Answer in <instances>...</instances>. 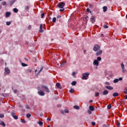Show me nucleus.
Here are the masks:
<instances>
[{"mask_svg": "<svg viewBox=\"0 0 127 127\" xmlns=\"http://www.w3.org/2000/svg\"><path fill=\"white\" fill-rule=\"evenodd\" d=\"M90 75V72H85L82 74V80H88V77Z\"/></svg>", "mask_w": 127, "mask_h": 127, "instance_id": "1", "label": "nucleus"}, {"mask_svg": "<svg viewBox=\"0 0 127 127\" xmlns=\"http://www.w3.org/2000/svg\"><path fill=\"white\" fill-rule=\"evenodd\" d=\"M57 6L59 8H64V6H65V2H61L57 5Z\"/></svg>", "mask_w": 127, "mask_h": 127, "instance_id": "2", "label": "nucleus"}, {"mask_svg": "<svg viewBox=\"0 0 127 127\" xmlns=\"http://www.w3.org/2000/svg\"><path fill=\"white\" fill-rule=\"evenodd\" d=\"M101 49V47L99 46V45H95L94 48H93V50L94 51H98V50H100Z\"/></svg>", "mask_w": 127, "mask_h": 127, "instance_id": "3", "label": "nucleus"}, {"mask_svg": "<svg viewBox=\"0 0 127 127\" xmlns=\"http://www.w3.org/2000/svg\"><path fill=\"white\" fill-rule=\"evenodd\" d=\"M5 75H9L10 74V70L8 68V67L5 68Z\"/></svg>", "mask_w": 127, "mask_h": 127, "instance_id": "4", "label": "nucleus"}, {"mask_svg": "<svg viewBox=\"0 0 127 127\" xmlns=\"http://www.w3.org/2000/svg\"><path fill=\"white\" fill-rule=\"evenodd\" d=\"M121 68L122 69L123 73H126V72H127V70L125 69V64H124V63L121 64Z\"/></svg>", "mask_w": 127, "mask_h": 127, "instance_id": "5", "label": "nucleus"}, {"mask_svg": "<svg viewBox=\"0 0 127 127\" xmlns=\"http://www.w3.org/2000/svg\"><path fill=\"white\" fill-rule=\"evenodd\" d=\"M42 87L44 88V89H46L45 90V92H48V93H49V92H50V91L49 89H48V87L47 86H46V85H43V86H42Z\"/></svg>", "mask_w": 127, "mask_h": 127, "instance_id": "6", "label": "nucleus"}, {"mask_svg": "<svg viewBox=\"0 0 127 127\" xmlns=\"http://www.w3.org/2000/svg\"><path fill=\"white\" fill-rule=\"evenodd\" d=\"M122 80H123V78L119 77V79H114L113 82H114V83H118V82H119V81H122Z\"/></svg>", "mask_w": 127, "mask_h": 127, "instance_id": "7", "label": "nucleus"}, {"mask_svg": "<svg viewBox=\"0 0 127 127\" xmlns=\"http://www.w3.org/2000/svg\"><path fill=\"white\" fill-rule=\"evenodd\" d=\"M93 64L95 66H99V62L97 60H95L93 62Z\"/></svg>", "mask_w": 127, "mask_h": 127, "instance_id": "8", "label": "nucleus"}, {"mask_svg": "<svg viewBox=\"0 0 127 127\" xmlns=\"http://www.w3.org/2000/svg\"><path fill=\"white\" fill-rule=\"evenodd\" d=\"M102 53H103V51L102 50H99L96 53V56H99V55H102Z\"/></svg>", "mask_w": 127, "mask_h": 127, "instance_id": "9", "label": "nucleus"}, {"mask_svg": "<svg viewBox=\"0 0 127 127\" xmlns=\"http://www.w3.org/2000/svg\"><path fill=\"white\" fill-rule=\"evenodd\" d=\"M108 94H109V91L107 90H104L102 93L103 96H106V95H108Z\"/></svg>", "mask_w": 127, "mask_h": 127, "instance_id": "10", "label": "nucleus"}, {"mask_svg": "<svg viewBox=\"0 0 127 127\" xmlns=\"http://www.w3.org/2000/svg\"><path fill=\"white\" fill-rule=\"evenodd\" d=\"M38 94L39 95H40V96H44L45 95L44 92H43V91H38Z\"/></svg>", "mask_w": 127, "mask_h": 127, "instance_id": "11", "label": "nucleus"}, {"mask_svg": "<svg viewBox=\"0 0 127 127\" xmlns=\"http://www.w3.org/2000/svg\"><path fill=\"white\" fill-rule=\"evenodd\" d=\"M10 14H11V13L10 12H7L5 13V17H9L10 16Z\"/></svg>", "mask_w": 127, "mask_h": 127, "instance_id": "12", "label": "nucleus"}, {"mask_svg": "<svg viewBox=\"0 0 127 127\" xmlns=\"http://www.w3.org/2000/svg\"><path fill=\"white\" fill-rule=\"evenodd\" d=\"M56 86L58 89H62V87H61V84L60 83H57L56 84Z\"/></svg>", "mask_w": 127, "mask_h": 127, "instance_id": "13", "label": "nucleus"}, {"mask_svg": "<svg viewBox=\"0 0 127 127\" xmlns=\"http://www.w3.org/2000/svg\"><path fill=\"white\" fill-rule=\"evenodd\" d=\"M105 88L106 89H107L108 90H113L114 89V88H113V87L112 86H106L105 87Z\"/></svg>", "mask_w": 127, "mask_h": 127, "instance_id": "14", "label": "nucleus"}, {"mask_svg": "<svg viewBox=\"0 0 127 127\" xmlns=\"http://www.w3.org/2000/svg\"><path fill=\"white\" fill-rule=\"evenodd\" d=\"M89 110L92 112H94V111H95V109L94 108V107H93L92 106H89Z\"/></svg>", "mask_w": 127, "mask_h": 127, "instance_id": "15", "label": "nucleus"}, {"mask_svg": "<svg viewBox=\"0 0 127 127\" xmlns=\"http://www.w3.org/2000/svg\"><path fill=\"white\" fill-rule=\"evenodd\" d=\"M37 124H38L40 127H42L43 126V122L41 121H38Z\"/></svg>", "mask_w": 127, "mask_h": 127, "instance_id": "16", "label": "nucleus"}, {"mask_svg": "<svg viewBox=\"0 0 127 127\" xmlns=\"http://www.w3.org/2000/svg\"><path fill=\"white\" fill-rule=\"evenodd\" d=\"M0 126H2V127H5V124L3 122V121H0Z\"/></svg>", "mask_w": 127, "mask_h": 127, "instance_id": "17", "label": "nucleus"}, {"mask_svg": "<svg viewBox=\"0 0 127 127\" xmlns=\"http://www.w3.org/2000/svg\"><path fill=\"white\" fill-rule=\"evenodd\" d=\"M103 9L104 12H106V11H107V9H108V7H107L106 6H104L103 7Z\"/></svg>", "mask_w": 127, "mask_h": 127, "instance_id": "18", "label": "nucleus"}, {"mask_svg": "<svg viewBox=\"0 0 127 127\" xmlns=\"http://www.w3.org/2000/svg\"><path fill=\"white\" fill-rule=\"evenodd\" d=\"M113 97H118L119 96V93L118 92H115L113 94Z\"/></svg>", "mask_w": 127, "mask_h": 127, "instance_id": "19", "label": "nucleus"}, {"mask_svg": "<svg viewBox=\"0 0 127 127\" xmlns=\"http://www.w3.org/2000/svg\"><path fill=\"white\" fill-rule=\"evenodd\" d=\"M91 21L92 23H94L96 21V18L92 17L91 18Z\"/></svg>", "mask_w": 127, "mask_h": 127, "instance_id": "20", "label": "nucleus"}, {"mask_svg": "<svg viewBox=\"0 0 127 127\" xmlns=\"http://www.w3.org/2000/svg\"><path fill=\"white\" fill-rule=\"evenodd\" d=\"M74 109H75V110H79L80 109V107L78 106H74L73 107Z\"/></svg>", "mask_w": 127, "mask_h": 127, "instance_id": "21", "label": "nucleus"}, {"mask_svg": "<svg viewBox=\"0 0 127 127\" xmlns=\"http://www.w3.org/2000/svg\"><path fill=\"white\" fill-rule=\"evenodd\" d=\"M77 84V82H76V81H72V82H71V85H72V86H76V84Z\"/></svg>", "mask_w": 127, "mask_h": 127, "instance_id": "22", "label": "nucleus"}, {"mask_svg": "<svg viewBox=\"0 0 127 127\" xmlns=\"http://www.w3.org/2000/svg\"><path fill=\"white\" fill-rule=\"evenodd\" d=\"M98 62L99 61H102V58H101L100 57H97V59L96 60Z\"/></svg>", "mask_w": 127, "mask_h": 127, "instance_id": "23", "label": "nucleus"}, {"mask_svg": "<svg viewBox=\"0 0 127 127\" xmlns=\"http://www.w3.org/2000/svg\"><path fill=\"white\" fill-rule=\"evenodd\" d=\"M13 10L14 12H15V13L18 12V10L17 8H13Z\"/></svg>", "mask_w": 127, "mask_h": 127, "instance_id": "24", "label": "nucleus"}, {"mask_svg": "<svg viewBox=\"0 0 127 127\" xmlns=\"http://www.w3.org/2000/svg\"><path fill=\"white\" fill-rule=\"evenodd\" d=\"M99 95H100V93L99 92H96L95 94V97H99Z\"/></svg>", "mask_w": 127, "mask_h": 127, "instance_id": "25", "label": "nucleus"}, {"mask_svg": "<svg viewBox=\"0 0 127 127\" xmlns=\"http://www.w3.org/2000/svg\"><path fill=\"white\" fill-rule=\"evenodd\" d=\"M26 117L28 119H29V118H30V117H31V114H27L26 115Z\"/></svg>", "mask_w": 127, "mask_h": 127, "instance_id": "26", "label": "nucleus"}, {"mask_svg": "<svg viewBox=\"0 0 127 127\" xmlns=\"http://www.w3.org/2000/svg\"><path fill=\"white\" fill-rule=\"evenodd\" d=\"M31 72H32V69H31L27 70V73H31Z\"/></svg>", "mask_w": 127, "mask_h": 127, "instance_id": "27", "label": "nucleus"}, {"mask_svg": "<svg viewBox=\"0 0 127 127\" xmlns=\"http://www.w3.org/2000/svg\"><path fill=\"white\" fill-rule=\"evenodd\" d=\"M13 117V119H14V120H18V117L16 115H15Z\"/></svg>", "mask_w": 127, "mask_h": 127, "instance_id": "28", "label": "nucleus"}, {"mask_svg": "<svg viewBox=\"0 0 127 127\" xmlns=\"http://www.w3.org/2000/svg\"><path fill=\"white\" fill-rule=\"evenodd\" d=\"M21 65H22V66H23V67H25V66H27V64H26L23 63H22L21 64Z\"/></svg>", "mask_w": 127, "mask_h": 127, "instance_id": "29", "label": "nucleus"}, {"mask_svg": "<svg viewBox=\"0 0 127 127\" xmlns=\"http://www.w3.org/2000/svg\"><path fill=\"white\" fill-rule=\"evenodd\" d=\"M64 10H65V9L64 8H62V9H60L59 10V11H61V12H62L63 11H64Z\"/></svg>", "mask_w": 127, "mask_h": 127, "instance_id": "30", "label": "nucleus"}, {"mask_svg": "<svg viewBox=\"0 0 127 127\" xmlns=\"http://www.w3.org/2000/svg\"><path fill=\"white\" fill-rule=\"evenodd\" d=\"M11 114L12 117H14V116H15V113L13 112H12Z\"/></svg>", "mask_w": 127, "mask_h": 127, "instance_id": "31", "label": "nucleus"}, {"mask_svg": "<svg viewBox=\"0 0 127 127\" xmlns=\"http://www.w3.org/2000/svg\"><path fill=\"white\" fill-rule=\"evenodd\" d=\"M111 108H112V106H111V105H108V106H107V109H108V110H110V109H111Z\"/></svg>", "mask_w": 127, "mask_h": 127, "instance_id": "32", "label": "nucleus"}, {"mask_svg": "<svg viewBox=\"0 0 127 127\" xmlns=\"http://www.w3.org/2000/svg\"><path fill=\"white\" fill-rule=\"evenodd\" d=\"M103 27L104 28H109V26L107 25H104Z\"/></svg>", "mask_w": 127, "mask_h": 127, "instance_id": "33", "label": "nucleus"}, {"mask_svg": "<svg viewBox=\"0 0 127 127\" xmlns=\"http://www.w3.org/2000/svg\"><path fill=\"white\" fill-rule=\"evenodd\" d=\"M87 113H88V114H89V115H91V114H92V111H91V110H88L87 111Z\"/></svg>", "mask_w": 127, "mask_h": 127, "instance_id": "34", "label": "nucleus"}, {"mask_svg": "<svg viewBox=\"0 0 127 127\" xmlns=\"http://www.w3.org/2000/svg\"><path fill=\"white\" fill-rule=\"evenodd\" d=\"M125 94H127V87H126L124 90Z\"/></svg>", "mask_w": 127, "mask_h": 127, "instance_id": "35", "label": "nucleus"}, {"mask_svg": "<svg viewBox=\"0 0 127 127\" xmlns=\"http://www.w3.org/2000/svg\"><path fill=\"white\" fill-rule=\"evenodd\" d=\"M53 22H56V17H54L53 18Z\"/></svg>", "mask_w": 127, "mask_h": 127, "instance_id": "36", "label": "nucleus"}, {"mask_svg": "<svg viewBox=\"0 0 127 127\" xmlns=\"http://www.w3.org/2000/svg\"><path fill=\"white\" fill-rule=\"evenodd\" d=\"M11 23L10 22H6V25L8 26V25H10Z\"/></svg>", "mask_w": 127, "mask_h": 127, "instance_id": "37", "label": "nucleus"}, {"mask_svg": "<svg viewBox=\"0 0 127 127\" xmlns=\"http://www.w3.org/2000/svg\"><path fill=\"white\" fill-rule=\"evenodd\" d=\"M21 123H22L23 124H25L26 122L25 120H21Z\"/></svg>", "mask_w": 127, "mask_h": 127, "instance_id": "38", "label": "nucleus"}, {"mask_svg": "<svg viewBox=\"0 0 127 127\" xmlns=\"http://www.w3.org/2000/svg\"><path fill=\"white\" fill-rule=\"evenodd\" d=\"M0 118H4V115L3 114H0Z\"/></svg>", "mask_w": 127, "mask_h": 127, "instance_id": "39", "label": "nucleus"}, {"mask_svg": "<svg viewBox=\"0 0 127 127\" xmlns=\"http://www.w3.org/2000/svg\"><path fill=\"white\" fill-rule=\"evenodd\" d=\"M2 4L3 5H5L6 4V2L5 1L2 2Z\"/></svg>", "mask_w": 127, "mask_h": 127, "instance_id": "40", "label": "nucleus"}, {"mask_svg": "<svg viewBox=\"0 0 127 127\" xmlns=\"http://www.w3.org/2000/svg\"><path fill=\"white\" fill-rule=\"evenodd\" d=\"M64 113H66V114H68L69 113V111L67 109L64 110Z\"/></svg>", "mask_w": 127, "mask_h": 127, "instance_id": "41", "label": "nucleus"}, {"mask_svg": "<svg viewBox=\"0 0 127 127\" xmlns=\"http://www.w3.org/2000/svg\"><path fill=\"white\" fill-rule=\"evenodd\" d=\"M39 32H40L41 33H42V32H43V29H40V30H39Z\"/></svg>", "mask_w": 127, "mask_h": 127, "instance_id": "42", "label": "nucleus"}, {"mask_svg": "<svg viewBox=\"0 0 127 127\" xmlns=\"http://www.w3.org/2000/svg\"><path fill=\"white\" fill-rule=\"evenodd\" d=\"M41 18H43L44 17V13L41 14Z\"/></svg>", "mask_w": 127, "mask_h": 127, "instance_id": "43", "label": "nucleus"}, {"mask_svg": "<svg viewBox=\"0 0 127 127\" xmlns=\"http://www.w3.org/2000/svg\"><path fill=\"white\" fill-rule=\"evenodd\" d=\"M74 91V89H71L70 90H69V92H70V93H73V91Z\"/></svg>", "mask_w": 127, "mask_h": 127, "instance_id": "44", "label": "nucleus"}, {"mask_svg": "<svg viewBox=\"0 0 127 127\" xmlns=\"http://www.w3.org/2000/svg\"><path fill=\"white\" fill-rule=\"evenodd\" d=\"M106 85H108V86H110V84L109 82H105Z\"/></svg>", "mask_w": 127, "mask_h": 127, "instance_id": "45", "label": "nucleus"}, {"mask_svg": "<svg viewBox=\"0 0 127 127\" xmlns=\"http://www.w3.org/2000/svg\"><path fill=\"white\" fill-rule=\"evenodd\" d=\"M117 127H121V123H117Z\"/></svg>", "mask_w": 127, "mask_h": 127, "instance_id": "46", "label": "nucleus"}, {"mask_svg": "<svg viewBox=\"0 0 127 127\" xmlns=\"http://www.w3.org/2000/svg\"><path fill=\"white\" fill-rule=\"evenodd\" d=\"M42 70H43V67H42V68L40 69V70L39 71L38 74H39V73H40V72H41V71H42Z\"/></svg>", "mask_w": 127, "mask_h": 127, "instance_id": "47", "label": "nucleus"}, {"mask_svg": "<svg viewBox=\"0 0 127 127\" xmlns=\"http://www.w3.org/2000/svg\"><path fill=\"white\" fill-rule=\"evenodd\" d=\"M29 8V7L28 6H26L25 7V9L27 10V9H28Z\"/></svg>", "mask_w": 127, "mask_h": 127, "instance_id": "48", "label": "nucleus"}, {"mask_svg": "<svg viewBox=\"0 0 127 127\" xmlns=\"http://www.w3.org/2000/svg\"><path fill=\"white\" fill-rule=\"evenodd\" d=\"M91 124L92 126H96V123H95V122L91 123Z\"/></svg>", "mask_w": 127, "mask_h": 127, "instance_id": "49", "label": "nucleus"}, {"mask_svg": "<svg viewBox=\"0 0 127 127\" xmlns=\"http://www.w3.org/2000/svg\"><path fill=\"white\" fill-rule=\"evenodd\" d=\"M75 75H76V72H72V76H73V77H74V76H75Z\"/></svg>", "mask_w": 127, "mask_h": 127, "instance_id": "50", "label": "nucleus"}, {"mask_svg": "<svg viewBox=\"0 0 127 127\" xmlns=\"http://www.w3.org/2000/svg\"><path fill=\"white\" fill-rule=\"evenodd\" d=\"M61 114H63V115H64V113H65V112L63 110H62V111H61Z\"/></svg>", "mask_w": 127, "mask_h": 127, "instance_id": "51", "label": "nucleus"}, {"mask_svg": "<svg viewBox=\"0 0 127 127\" xmlns=\"http://www.w3.org/2000/svg\"><path fill=\"white\" fill-rule=\"evenodd\" d=\"M42 26H43L42 24H40V29H42Z\"/></svg>", "mask_w": 127, "mask_h": 127, "instance_id": "52", "label": "nucleus"}, {"mask_svg": "<svg viewBox=\"0 0 127 127\" xmlns=\"http://www.w3.org/2000/svg\"><path fill=\"white\" fill-rule=\"evenodd\" d=\"M14 93H15V94H16V93H17V90H16V89L14 90Z\"/></svg>", "mask_w": 127, "mask_h": 127, "instance_id": "53", "label": "nucleus"}, {"mask_svg": "<svg viewBox=\"0 0 127 127\" xmlns=\"http://www.w3.org/2000/svg\"><path fill=\"white\" fill-rule=\"evenodd\" d=\"M47 121H49V122H50V121H51V119L50 118H47Z\"/></svg>", "mask_w": 127, "mask_h": 127, "instance_id": "54", "label": "nucleus"}, {"mask_svg": "<svg viewBox=\"0 0 127 127\" xmlns=\"http://www.w3.org/2000/svg\"><path fill=\"white\" fill-rule=\"evenodd\" d=\"M87 11L88 12H89V11H90V8H87Z\"/></svg>", "mask_w": 127, "mask_h": 127, "instance_id": "55", "label": "nucleus"}, {"mask_svg": "<svg viewBox=\"0 0 127 127\" xmlns=\"http://www.w3.org/2000/svg\"><path fill=\"white\" fill-rule=\"evenodd\" d=\"M28 28H29V29H31V25H29L28 26Z\"/></svg>", "mask_w": 127, "mask_h": 127, "instance_id": "56", "label": "nucleus"}, {"mask_svg": "<svg viewBox=\"0 0 127 127\" xmlns=\"http://www.w3.org/2000/svg\"><path fill=\"white\" fill-rule=\"evenodd\" d=\"M26 109H29V107L28 105L25 106Z\"/></svg>", "mask_w": 127, "mask_h": 127, "instance_id": "57", "label": "nucleus"}, {"mask_svg": "<svg viewBox=\"0 0 127 127\" xmlns=\"http://www.w3.org/2000/svg\"><path fill=\"white\" fill-rule=\"evenodd\" d=\"M60 17H61V15L58 16V18H60Z\"/></svg>", "mask_w": 127, "mask_h": 127, "instance_id": "58", "label": "nucleus"}, {"mask_svg": "<svg viewBox=\"0 0 127 127\" xmlns=\"http://www.w3.org/2000/svg\"><path fill=\"white\" fill-rule=\"evenodd\" d=\"M89 103H93V100H90Z\"/></svg>", "mask_w": 127, "mask_h": 127, "instance_id": "59", "label": "nucleus"}, {"mask_svg": "<svg viewBox=\"0 0 127 127\" xmlns=\"http://www.w3.org/2000/svg\"><path fill=\"white\" fill-rule=\"evenodd\" d=\"M89 6L91 7L92 6V4H89Z\"/></svg>", "mask_w": 127, "mask_h": 127, "instance_id": "60", "label": "nucleus"}, {"mask_svg": "<svg viewBox=\"0 0 127 127\" xmlns=\"http://www.w3.org/2000/svg\"><path fill=\"white\" fill-rule=\"evenodd\" d=\"M64 64H65V63H63L61 65H64Z\"/></svg>", "mask_w": 127, "mask_h": 127, "instance_id": "61", "label": "nucleus"}, {"mask_svg": "<svg viewBox=\"0 0 127 127\" xmlns=\"http://www.w3.org/2000/svg\"><path fill=\"white\" fill-rule=\"evenodd\" d=\"M36 72H37V69H36L35 71V73H36Z\"/></svg>", "mask_w": 127, "mask_h": 127, "instance_id": "62", "label": "nucleus"}, {"mask_svg": "<svg viewBox=\"0 0 127 127\" xmlns=\"http://www.w3.org/2000/svg\"><path fill=\"white\" fill-rule=\"evenodd\" d=\"M61 107V105H59V106H58V107H59V108H60Z\"/></svg>", "mask_w": 127, "mask_h": 127, "instance_id": "63", "label": "nucleus"}, {"mask_svg": "<svg viewBox=\"0 0 127 127\" xmlns=\"http://www.w3.org/2000/svg\"><path fill=\"white\" fill-rule=\"evenodd\" d=\"M48 127H50V126H49H49H48Z\"/></svg>", "mask_w": 127, "mask_h": 127, "instance_id": "64", "label": "nucleus"}]
</instances>
